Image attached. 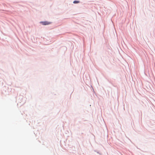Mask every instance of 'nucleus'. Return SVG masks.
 Instances as JSON below:
<instances>
[{
  "instance_id": "nucleus-2",
  "label": "nucleus",
  "mask_w": 155,
  "mask_h": 155,
  "mask_svg": "<svg viewBox=\"0 0 155 155\" xmlns=\"http://www.w3.org/2000/svg\"><path fill=\"white\" fill-rule=\"evenodd\" d=\"M52 23L51 22H48L47 21H41L40 22V23L44 25H46L51 24Z\"/></svg>"
},
{
  "instance_id": "nucleus-1",
  "label": "nucleus",
  "mask_w": 155,
  "mask_h": 155,
  "mask_svg": "<svg viewBox=\"0 0 155 155\" xmlns=\"http://www.w3.org/2000/svg\"><path fill=\"white\" fill-rule=\"evenodd\" d=\"M19 99L18 100V102L20 103H21V104H24L25 102L24 101H23V97L21 95H20L18 96Z\"/></svg>"
},
{
  "instance_id": "nucleus-4",
  "label": "nucleus",
  "mask_w": 155,
  "mask_h": 155,
  "mask_svg": "<svg viewBox=\"0 0 155 155\" xmlns=\"http://www.w3.org/2000/svg\"><path fill=\"white\" fill-rule=\"evenodd\" d=\"M73 151L72 152V153H75L76 152V150H73Z\"/></svg>"
},
{
  "instance_id": "nucleus-3",
  "label": "nucleus",
  "mask_w": 155,
  "mask_h": 155,
  "mask_svg": "<svg viewBox=\"0 0 155 155\" xmlns=\"http://www.w3.org/2000/svg\"><path fill=\"white\" fill-rule=\"evenodd\" d=\"M74 4H78V0H74L73 2Z\"/></svg>"
}]
</instances>
